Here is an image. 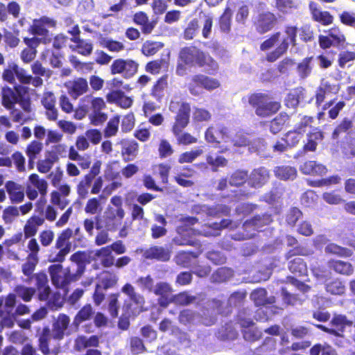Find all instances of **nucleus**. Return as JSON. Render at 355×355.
Instances as JSON below:
<instances>
[{
	"mask_svg": "<svg viewBox=\"0 0 355 355\" xmlns=\"http://www.w3.org/2000/svg\"><path fill=\"white\" fill-rule=\"evenodd\" d=\"M145 257L150 259L167 261L170 259L171 252L164 247L155 245L150 247L146 251Z\"/></svg>",
	"mask_w": 355,
	"mask_h": 355,
	"instance_id": "obj_38",
	"label": "nucleus"
},
{
	"mask_svg": "<svg viewBox=\"0 0 355 355\" xmlns=\"http://www.w3.org/2000/svg\"><path fill=\"white\" fill-rule=\"evenodd\" d=\"M120 119V116L116 114L109 119L103 130V135L105 138L112 137L117 135Z\"/></svg>",
	"mask_w": 355,
	"mask_h": 355,
	"instance_id": "obj_48",
	"label": "nucleus"
},
{
	"mask_svg": "<svg viewBox=\"0 0 355 355\" xmlns=\"http://www.w3.org/2000/svg\"><path fill=\"white\" fill-rule=\"evenodd\" d=\"M327 265L335 273L343 276H351L354 272L353 265L349 261L331 259L329 260Z\"/></svg>",
	"mask_w": 355,
	"mask_h": 355,
	"instance_id": "obj_31",
	"label": "nucleus"
},
{
	"mask_svg": "<svg viewBox=\"0 0 355 355\" xmlns=\"http://www.w3.org/2000/svg\"><path fill=\"white\" fill-rule=\"evenodd\" d=\"M28 93V88L22 85H15L13 89L4 86L0 93L1 105L6 109H10L17 103L24 112L30 113L32 111L31 101L26 96Z\"/></svg>",
	"mask_w": 355,
	"mask_h": 355,
	"instance_id": "obj_6",
	"label": "nucleus"
},
{
	"mask_svg": "<svg viewBox=\"0 0 355 355\" xmlns=\"http://www.w3.org/2000/svg\"><path fill=\"white\" fill-rule=\"evenodd\" d=\"M15 295L20 297L24 302H30L35 294L34 287H27L23 285H17L14 289Z\"/></svg>",
	"mask_w": 355,
	"mask_h": 355,
	"instance_id": "obj_57",
	"label": "nucleus"
},
{
	"mask_svg": "<svg viewBox=\"0 0 355 355\" xmlns=\"http://www.w3.org/2000/svg\"><path fill=\"white\" fill-rule=\"evenodd\" d=\"M198 257V253L192 251H180L175 256V262L183 268H189Z\"/></svg>",
	"mask_w": 355,
	"mask_h": 355,
	"instance_id": "obj_42",
	"label": "nucleus"
},
{
	"mask_svg": "<svg viewBox=\"0 0 355 355\" xmlns=\"http://www.w3.org/2000/svg\"><path fill=\"white\" fill-rule=\"evenodd\" d=\"M258 230L250 219L246 220L242 225V232L239 234L241 236L240 239L246 240L254 237L257 234Z\"/></svg>",
	"mask_w": 355,
	"mask_h": 355,
	"instance_id": "obj_62",
	"label": "nucleus"
},
{
	"mask_svg": "<svg viewBox=\"0 0 355 355\" xmlns=\"http://www.w3.org/2000/svg\"><path fill=\"white\" fill-rule=\"evenodd\" d=\"M93 314L94 311L92 306L90 304H85L76 315L73 323L78 325L83 322L90 320Z\"/></svg>",
	"mask_w": 355,
	"mask_h": 355,
	"instance_id": "obj_58",
	"label": "nucleus"
},
{
	"mask_svg": "<svg viewBox=\"0 0 355 355\" xmlns=\"http://www.w3.org/2000/svg\"><path fill=\"white\" fill-rule=\"evenodd\" d=\"M118 280L119 278L114 272L103 270L99 277L98 283L96 284L106 291L114 288L117 284Z\"/></svg>",
	"mask_w": 355,
	"mask_h": 355,
	"instance_id": "obj_40",
	"label": "nucleus"
},
{
	"mask_svg": "<svg viewBox=\"0 0 355 355\" xmlns=\"http://www.w3.org/2000/svg\"><path fill=\"white\" fill-rule=\"evenodd\" d=\"M107 101L110 103H115L123 109L130 108L133 103V99L125 95V93L120 90H112L106 95Z\"/></svg>",
	"mask_w": 355,
	"mask_h": 355,
	"instance_id": "obj_28",
	"label": "nucleus"
},
{
	"mask_svg": "<svg viewBox=\"0 0 355 355\" xmlns=\"http://www.w3.org/2000/svg\"><path fill=\"white\" fill-rule=\"evenodd\" d=\"M309 7L314 21L318 22L322 26H328L333 23V15L328 11H323L318 8L315 2L311 1Z\"/></svg>",
	"mask_w": 355,
	"mask_h": 355,
	"instance_id": "obj_29",
	"label": "nucleus"
},
{
	"mask_svg": "<svg viewBox=\"0 0 355 355\" xmlns=\"http://www.w3.org/2000/svg\"><path fill=\"white\" fill-rule=\"evenodd\" d=\"M66 146L64 145L58 144L55 146V153L46 157L44 159H40L37 162V169L41 173H47L52 168L55 162L58 161V157L56 153H61L65 151Z\"/></svg>",
	"mask_w": 355,
	"mask_h": 355,
	"instance_id": "obj_26",
	"label": "nucleus"
},
{
	"mask_svg": "<svg viewBox=\"0 0 355 355\" xmlns=\"http://www.w3.org/2000/svg\"><path fill=\"white\" fill-rule=\"evenodd\" d=\"M328 35L331 42L334 44L333 46L340 49L343 47L345 42V36L338 27H333L329 30Z\"/></svg>",
	"mask_w": 355,
	"mask_h": 355,
	"instance_id": "obj_54",
	"label": "nucleus"
},
{
	"mask_svg": "<svg viewBox=\"0 0 355 355\" xmlns=\"http://www.w3.org/2000/svg\"><path fill=\"white\" fill-rule=\"evenodd\" d=\"M87 90L88 83L87 80L84 78H78L72 82L71 86L69 88V93L73 98H77L86 93Z\"/></svg>",
	"mask_w": 355,
	"mask_h": 355,
	"instance_id": "obj_43",
	"label": "nucleus"
},
{
	"mask_svg": "<svg viewBox=\"0 0 355 355\" xmlns=\"http://www.w3.org/2000/svg\"><path fill=\"white\" fill-rule=\"evenodd\" d=\"M168 88V75L164 74L158 78L150 89V96L157 103H161L165 97Z\"/></svg>",
	"mask_w": 355,
	"mask_h": 355,
	"instance_id": "obj_24",
	"label": "nucleus"
},
{
	"mask_svg": "<svg viewBox=\"0 0 355 355\" xmlns=\"http://www.w3.org/2000/svg\"><path fill=\"white\" fill-rule=\"evenodd\" d=\"M48 184L44 179L40 178L37 173H31L26 184V194L30 200H34L40 194L45 197L47 193Z\"/></svg>",
	"mask_w": 355,
	"mask_h": 355,
	"instance_id": "obj_11",
	"label": "nucleus"
},
{
	"mask_svg": "<svg viewBox=\"0 0 355 355\" xmlns=\"http://www.w3.org/2000/svg\"><path fill=\"white\" fill-rule=\"evenodd\" d=\"M73 236V230L67 227L62 230L58 236L55 248L59 251L53 256L51 254L49 257L50 262L62 263L65 260L66 256L70 252L71 248V243L70 239Z\"/></svg>",
	"mask_w": 355,
	"mask_h": 355,
	"instance_id": "obj_8",
	"label": "nucleus"
},
{
	"mask_svg": "<svg viewBox=\"0 0 355 355\" xmlns=\"http://www.w3.org/2000/svg\"><path fill=\"white\" fill-rule=\"evenodd\" d=\"M5 187L12 202L19 203L24 200V190L20 184L9 180L6 183Z\"/></svg>",
	"mask_w": 355,
	"mask_h": 355,
	"instance_id": "obj_35",
	"label": "nucleus"
},
{
	"mask_svg": "<svg viewBox=\"0 0 355 355\" xmlns=\"http://www.w3.org/2000/svg\"><path fill=\"white\" fill-rule=\"evenodd\" d=\"M231 142L236 147H246L251 144L249 134L243 130L236 132L231 139Z\"/></svg>",
	"mask_w": 355,
	"mask_h": 355,
	"instance_id": "obj_61",
	"label": "nucleus"
},
{
	"mask_svg": "<svg viewBox=\"0 0 355 355\" xmlns=\"http://www.w3.org/2000/svg\"><path fill=\"white\" fill-rule=\"evenodd\" d=\"M245 101L259 118L270 117L277 114L282 107L281 102L275 100L270 92L250 93L242 98L243 102Z\"/></svg>",
	"mask_w": 355,
	"mask_h": 355,
	"instance_id": "obj_5",
	"label": "nucleus"
},
{
	"mask_svg": "<svg viewBox=\"0 0 355 355\" xmlns=\"http://www.w3.org/2000/svg\"><path fill=\"white\" fill-rule=\"evenodd\" d=\"M277 21V17L271 12L260 13L254 22L256 31L260 34H264L273 29Z\"/></svg>",
	"mask_w": 355,
	"mask_h": 355,
	"instance_id": "obj_20",
	"label": "nucleus"
},
{
	"mask_svg": "<svg viewBox=\"0 0 355 355\" xmlns=\"http://www.w3.org/2000/svg\"><path fill=\"white\" fill-rule=\"evenodd\" d=\"M32 282L35 285V292L37 291L38 300L40 301H46L49 298L51 292L46 273L40 270L34 273L33 276L26 280L28 284Z\"/></svg>",
	"mask_w": 355,
	"mask_h": 355,
	"instance_id": "obj_12",
	"label": "nucleus"
},
{
	"mask_svg": "<svg viewBox=\"0 0 355 355\" xmlns=\"http://www.w3.org/2000/svg\"><path fill=\"white\" fill-rule=\"evenodd\" d=\"M196 300V297L191 295L188 291L180 292L177 294L172 295L171 297V303H174L180 306H188Z\"/></svg>",
	"mask_w": 355,
	"mask_h": 355,
	"instance_id": "obj_47",
	"label": "nucleus"
},
{
	"mask_svg": "<svg viewBox=\"0 0 355 355\" xmlns=\"http://www.w3.org/2000/svg\"><path fill=\"white\" fill-rule=\"evenodd\" d=\"M191 110L190 104L182 100L173 98L169 102L168 110L175 114L171 132L180 145L187 146L198 141L189 132H183L189 124Z\"/></svg>",
	"mask_w": 355,
	"mask_h": 355,
	"instance_id": "obj_2",
	"label": "nucleus"
},
{
	"mask_svg": "<svg viewBox=\"0 0 355 355\" xmlns=\"http://www.w3.org/2000/svg\"><path fill=\"white\" fill-rule=\"evenodd\" d=\"M300 171L304 175H325L327 172L326 166L316 161H306L300 166Z\"/></svg>",
	"mask_w": 355,
	"mask_h": 355,
	"instance_id": "obj_33",
	"label": "nucleus"
},
{
	"mask_svg": "<svg viewBox=\"0 0 355 355\" xmlns=\"http://www.w3.org/2000/svg\"><path fill=\"white\" fill-rule=\"evenodd\" d=\"M94 180L85 175L76 186V192L80 199H85L89 193V189Z\"/></svg>",
	"mask_w": 355,
	"mask_h": 355,
	"instance_id": "obj_51",
	"label": "nucleus"
},
{
	"mask_svg": "<svg viewBox=\"0 0 355 355\" xmlns=\"http://www.w3.org/2000/svg\"><path fill=\"white\" fill-rule=\"evenodd\" d=\"M324 289L328 294L336 296L344 295L347 291L345 282L340 277H334L326 282Z\"/></svg>",
	"mask_w": 355,
	"mask_h": 355,
	"instance_id": "obj_34",
	"label": "nucleus"
},
{
	"mask_svg": "<svg viewBox=\"0 0 355 355\" xmlns=\"http://www.w3.org/2000/svg\"><path fill=\"white\" fill-rule=\"evenodd\" d=\"M314 121V118L311 116L304 115L301 116L300 120L297 123L293 130L304 137L308 128H311Z\"/></svg>",
	"mask_w": 355,
	"mask_h": 355,
	"instance_id": "obj_64",
	"label": "nucleus"
},
{
	"mask_svg": "<svg viewBox=\"0 0 355 355\" xmlns=\"http://www.w3.org/2000/svg\"><path fill=\"white\" fill-rule=\"evenodd\" d=\"M230 138L229 128L223 123H216L209 125L205 132V139L214 146L227 142Z\"/></svg>",
	"mask_w": 355,
	"mask_h": 355,
	"instance_id": "obj_10",
	"label": "nucleus"
},
{
	"mask_svg": "<svg viewBox=\"0 0 355 355\" xmlns=\"http://www.w3.org/2000/svg\"><path fill=\"white\" fill-rule=\"evenodd\" d=\"M15 305L16 295L14 293L8 294L5 299L0 297V318L8 328L14 325Z\"/></svg>",
	"mask_w": 355,
	"mask_h": 355,
	"instance_id": "obj_13",
	"label": "nucleus"
},
{
	"mask_svg": "<svg viewBox=\"0 0 355 355\" xmlns=\"http://www.w3.org/2000/svg\"><path fill=\"white\" fill-rule=\"evenodd\" d=\"M331 324L334 328H329L322 324H316L315 327L320 330L337 337H343L346 327H352L353 322L347 319L345 315H335L332 318Z\"/></svg>",
	"mask_w": 355,
	"mask_h": 355,
	"instance_id": "obj_15",
	"label": "nucleus"
},
{
	"mask_svg": "<svg viewBox=\"0 0 355 355\" xmlns=\"http://www.w3.org/2000/svg\"><path fill=\"white\" fill-rule=\"evenodd\" d=\"M310 355H338L336 350L329 344L317 343L313 345L309 350Z\"/></svg>",
	"mask_w": 355,
	"mask_h": 355,
	"instance_id": "obj_50",
	"label": "nucleus"
},
{
	"mask_svg": "<svg viewBox=\"0 0 355 355\" xmlns=\"http://www.w3.org/2000/svg\"><path fill=\"white\" fill-rule=\"evenodd\" d=\"M100 45L112 53H119L125 49L122 42L112 39H102L100 41Z\"/></svg>",
	"mask_w": 355,
	"mask_h": 355,
	"instance_id": "obj_59",
	"label": "nucleus"
},
{
	"mask_svg": "<svg viewBox=\"0 0 355 355\" xmlns=\"http://www.w3.org/2000/svg\"><path fill=\"white\" fill-rule=\"evenodd\" d=\"M139 64L130 58H116L114 60L110 67L112 75L120 74L125 79L133 78L139 71Z\"/></svg>",
	"mask_w": 355,
	"mask_h": 355,
	"instance_id": "obj_9",
	"label": "nucleus"
},
{
	"mask_svg": "<svg viewBox=\"0 0 355 355\" xmlns=\"http://www.w3.org/2000/svg\"><path fill=\"white\" fill-rule=\"evenodd\" d=\"M303 137L294 130H290L283 135L272 146L274 153H282L296 147Z\"/></svg>",
	"mask_w": 355,
	"mask_h": 355,
	"instance_id": "obj_14",
	"label": "nucleus"
},
{
	"mask_svg": "<svg viewBox=\"0 0 355 355\" xmlns=\"http://www.w3.org/2000/svg\"><path fill=\"white\" fill-rule=\"evenodd\" d=\"M69 317L64 313H60L52 324V331L49 326L44 327L38 332V349L43 355H49L51 353L57 355L60 353V347H54L52 351L49 348V343L51 338L61 340L64 338V332L69 327Z\"/></svg>",
	"mask_w": 355,
	"mask_h": 355,
	"instance_id": "obj_4",
	"label": "nucleus"
},
{
	"mask_svg": "<svg viewBox=\"0 0 355 355\" xmlns=\"http://www.w3.org/2000/svg\"><path fill=\"white\" fill-rule=\"evenodd\" d=\"M312 60L313 56L306 57L297 64V71L301 78L304 79L311 74L312 71V67L311 66Z\"/></svg>",
	"mask_w": 355,
	"mask_h": 355,
	"instance_id": "obj_60",
	"label": "nucleus"
},
{
	"mask_svg": "<svg viewBox=\"0 0 355 355\" xmlns=\"http://www.w3.org/2000/svg\"><path fill=\"white\" fill-rule=\"evenodd\" d=\"M125 214V211H116L114 208L107 207L103 216L104 228L107 231L115 232L121 224Z\"/></svg>",
	"mask_w": 355,
	"mask_h": 355,
	"instance_id": "obj_18",
	"label": "nucleus"
},
{
	"mask_svg": "<svg viewBox=\"0 0 355 355\" xmlns=\"http://www.w3.org/2000/svg\"><path fill=\"white\" fill-rule=\"evenodd\" d=\"M15 71L16 72L15 77L21 84H31L35 87H41L43 85V80L42 78L33 77L32 75L28 74L26 69L19 67L17 64Z\"/></svg>",
	"mask_w": 355,
	"mask_h": 355,
	"instance_id": "obj_32",
	"label": "nucleus"
},
{
	"mask_svg": "<svg viewBox=\"0 0 355 355\" xmlns=\"http://www.w3.org/2000/svg\"><path fill=\"white\" fill-rule=\"evenodd\" d=\"M49 273L52 284L57 288H65L72 282L76 281L78 278L75 274H71L70 269H63L62 264L55 263L49 266Z\"/></svg>",
	"mask_w": 355,
	"mask_h": 355,
	"instance_id": "obj_7",
	"label": "nucleus"
},
{
	"mask_svg": "<svg viewBox=\"0 0 355 355\" xmlns=\"http://www.w3.org/2000/svg\"><path fill=\"white\" fill-rule=\"evenodd\" d=\"M344 156L348 159L355 157V138L347 135L341 145Z\"/></svg>",
	"mask_w": 355,
	"mask_h": 355,
	"instance_id": "obj_55",
	"label": "nucleus"
},
{
	"mask_svg": "<svg viewBox=\"0 0 355 355\" xmlns=\"http://www.w3.org/2000/svg\"><path fill=\"white\" fill-rule=\"evenodd\" d=\"M249 175L248 171L238 169L234 171L229 177V184L233 187H241L247 181L248 182Z\"/></svg>",
	"mask_w": 355,
	"mask_h": 355,
	"instance_id": "obj_49",
	"label": "nucleus"
},
{
	"mask_svg": "<svg viewBox=\"0 0 355 355\" xmlns=\"http://www.w3.org/2000/svg\"><path fill=\"white\" fill-rule=\"evenodd\" d=\"M202 78V73L195 74L191 77L187 87L191 95L198 96L201 94L202 89H203Z\"/></svg>",
	"mask_w": 355,
	"mask_h": 355,
	"instance_id": "obj_45",
	"label": "nucleus"
},
{
	"mask_svg": "<svg viewBox=\"0 0 355 355\" xmlns=\"http://www.w3.org/2000/svg\"><path fill=\"white\" fill-rule=\"evenodd\" d=\"M232 16V10L230 7H226L218 19L219 27L222 32L227 33L230 31Z\"/></svg>",
	"mask_w": 355,
	"mask_h": 355,
	"instance_id": "obj_56",
	"label": "nucleus"
},
{
	"mask_svg": "<svg viewBox=\"0 0 355 355\" xmlns=\"http://www.w3.org/2000/svg\"><path fill=\"white\" fill-rule=\"evenodd\" d=\"M186 66H196L204 69L207 74L214 76L218 70V62L209 55L194 45L182 48L179 53L176 73L182 76L186 70Z\"/></svg>",
	"mask_w": 355,
	"mask_h": 355,
	"instance_id": "obj_1",
	"label": "nucleus"
},
{
	"mask_svg": "<svg viewBox=\"0 0 355 355\" xmlns=\"http://www.w3.org/2000/svg\"><path fill=\"white\" fill-rule=\"evenodd\" d=\"M269 171L263 166L254 168L248 178V184L251 187L260 188L268 182Z\"/></svg>",
	"mask_w": 355,
	"mask_h": 355,
	"instance_id": "obj_25",
	"label": "nucleus"
},
{
	"mask_svg": "<svg viewBox=\"0 0 355 355\" xmlns=\"http://www.w3.org/2000/svg\"><path fill=\"white\" fill-rule=\"evenodd\" d=\"M284 35L281 37V32L272 33L268 39L260 44V49L263 51L268 50L278 43L277 47L270 53H267L266 60L269 62H274L280 57L286 54L289 46L297 45V27L295 26H285Z\"/></svg>",
	"mask_w": 355,
	"mask_h": 355,
	"instance_id": "obj_3",
	"label": "nucleus"
},
{
	"mask_svg": "<svg viewBox=\"0 0 355 355\" xmlns=\"http://www.w3.org/2000/svg\"><path fill=\"white\" fill-rule=\"evenodd\" d=\"M56 27L57 21L54 18L43 15L33 19L28 32L33 35L46 37L49 35V29H55Z\"/></svg>",
	"mask_w": 355,
	"mask_h": 355,
	"instance_id": "obj_16",
	"label": "nucleus"
},
{
	"mask_svg": "<svg viewBox=\"0 0 355 355\" xmlns=\"http://www.w3.org/2000/svg\"><path fill=\"white\" fill-rule=\"evenodd\" d=\"M70 260L77 264L78 268L74 273L78 278H80L85 270V266L89 263V256L85 251H77L73 253Z\"/></svg>",
	"mask_w": 355,
	"mask_h": 355,
	"instance_id": "obj_37",
	"label": "nucleus"
},
{
	"mask_svg": "<svg viewBox=\"0 0 355 355\" xmlns=\"http://www.w3.org/2000/svg\"><path fill=\"white\" fill-rule=\"evenodd\" d=\"M250 219L258 232H260L262 227L269 225L273 221L272 214L267 212L261 214H256Z\"/></svg>",
	"mask_w": 355,
	"mask_h": 355,
	"instance_id": "obj_52",
	"label": "nucleus"
},
{
	"mask_svg": "<svg viewBox=\"0 0 355 355\" xmlns=\"http://www.w3.org/2000/svg\"><path fill=\"white\" fill-rule=\"evenodd\" d=\"M121 146V156L124 162L134 160L139 150V145L137 141L130 139H123L119 142Z\"/></svg>",
	"mask_w": 355,
	"mask_h": 355,
	"instance_id": "obj_21",
	"label": "nucleus"
},
{
	"mask_svg": "<svg viewBox=\"0 0 355 355\" xmlns=\"http://www.w3.org/2000/svg\"><path fill=\"white\" fill-rule=\"evenodd\" d=\"M250 299L256 306H267L273 304L276 298L273 295L268 296V292L264 288L254 289L250 294Z\"/></svg>",
	"mask_w": 355,
	"mask_h": 355,
	"instance_id": "obj_30",
	"label": "nucleus"
},
{
	"mask_svg": "<svg viewBox=\"0 0 355 355\" xmlns=\"http://www.w3.org/2000/svg\"><path fill=\"white\" fill-rule=\"evenodd\" d=\"M173 290L168 282H159L156 284L153 292L155 295L159 296L158 304L163 308H166L170 304L171 295Z\"/></svg>",
	"mask_w": 355,
	"mask_h": 355,
	"instance_id": "obj_22",
	"label": "nucleus"
},
{
	"mask_svg": "<svg viewBox=\"0 0 355 355\" xmlns=\"http://www.w3.org/2000/svg\"><path fill=\"white\" fill-rule=\"evenodd\" d=\"M339 92V85L331 82L322 81L315 92V105L317 107H321L327 96L336 95Z\"/></svg>",
	"mask_w": 355,
	"mask_h": 355,
	"instance_id": "obj_19",
	"label": "nucleus"
},
{
	"mask_svg": "<svg viewBox=\"0 0 355 355\" xmlns=\"http://www.w3.org/2000/svg\"><path fill=\"white\" fill-rule=\"evenodd\" d=\"M324 139V132L318 128H315L306 134V141L302 149L295 155V158L304 156L307 152H315L318 144Z\"/></svg>",
	"mask_w": 355,
	"mask_h": 355,
	"instance_id": "obj_17",
	"label": "nucleus"
},
{
	"mask_svg": "<svg viewBox=\"0 0 355 355\" xmlns=\"http://www.w3.org/2000/svg\"><path fill=\"white\" fill-rule=\"evenodd\" d=\"M38 261L39 257L27 256L26 261L21 266V271L28 279L34 274L33 272L35 270Z\"/></svg>",
	"mask_w": 355,
	"mask_h": 355,
	"instance_id": "obj_63",
	"label": "nucleus"
},
{
	"mask_svg": "<svg viewBox=\"0 0 355 355\" xmlns=\"http://www.w3.org/2000/svg\"><path fill=\"white\" fill-rule=\"evenodd\" d=\"M324 250L328 254L342 258H349L353 255V251L351 249L340 246L334 243L327 244Z\"/></svg>",
	"mask_w": 355,
	"mask_h": 355,
	"instance_id": "obj_46",
	"label": "nucleus"
},
{
	"mask_svg": "<svg viewBox=\"0 0 355 355\" xmlns=\"http://www.w3.org/2000/svg\"><path fill=\"white\" fill-rule=\"evenodd\" d=\"M121 291L128 297L132 303L137 306L142 307L145 304L144 297L136 292L135 288L130 283L125 284L121 288Z\"/></svg>",
	"mask_w": 355,
	"mask_h": 355,
	"instance_id": "obj_41",
	"label": "nucleus"
},
{
	"mask_svg": "<svg viewBox=\"0 0 355 355\" xmlns=\"http://www.w3.org/2000/svg\"><path fill=\"white\" fill-rule=\"evenodd\" d=\"M352 127L353 121L347 117L343 118L334 128L331 134V138L333 139H338L342 134L347 132Z\"/></svg>",
	"mask_w": 355,
	"mask_h": 355,
	"instance_id": "obj_53",
	"label": "nucleus"
},
{
	"mask_svg": "<svg viewBox=\"0 0 355 355\" xmlns=\"http://www.w3.org/2000/svg\"><path fill=\"white\" fill-rule=\"evenodd\" d=\"M290 119L289 115L286 112H280L269 123V130L272 135L282 132L286 126Z\"/></svg>",
	"mask_w": 355,
	"mask_h": 355,
	"instance_id": "obj_36",
	"label": "nucleus"
},
{
	"mask_svg": "<svg viewBox=\"0 0 355 355\" xmlns=\"http://www.w3.org/2000/svg\"><path fill=\"white\" fill-rule=\"evenodd\" d=\"M289 271L297 277L308 275L306 263L301 257H295L291 259L288 263Z\"/></svg>",
	"mask_w": 355,
	"mask_h": 355,
	"instance_id": "obj_39",
	"label": "nucleus"
},
{
	"mask_svg": "<svg viewBox=\"0 0 355 355\" xmlns=\"http://www.w3.org/2000/svg\"><path fill=\"white\" fill-rule=\"evenodd\" d=\"M200 234L198 231H196L192 228H183L179 227L178 234L173 238V242L178 245H190L196 246L199 245V242L196 239L193 234Z\"/></svg>",
	"mask_w": 355,
	"mask_h": 355,
	"instance_id": "obj_23",
	"label": "nucleus"
},
{
	"mask_svg": "<svg viewBox=\"0 0 355 355\" xmlns=\"http://www.w3.org/2000/svg\"><path fill=\"white\" fill-rule=\"evenodd\" d=\"M275 176L282 180H294L297 176V170L295 167L282 165L275 168Z\"/></svg>",
	"mask_w": 355,
	"mask_h": 355,
	"instance_id": "obj_44",
	"label": "nucleus"
},
{
	"mask_svg": "<svg viewBox=\"0 0 355 355\" xmlns=\"http://www.w3.org/2000/svg\"><path fill=\"white\" fill-rule=\"evenodd\" d=\"M44 223L43 216L32 215L28 218L23 227V234L25 239L34 237L38 231L39 227Z\"/></svg>",
	"mask_w": 355,
	"mask_h": 355,
	"instance_id": "obj_27",
	"label": "nucleus"
}]
</instances>
